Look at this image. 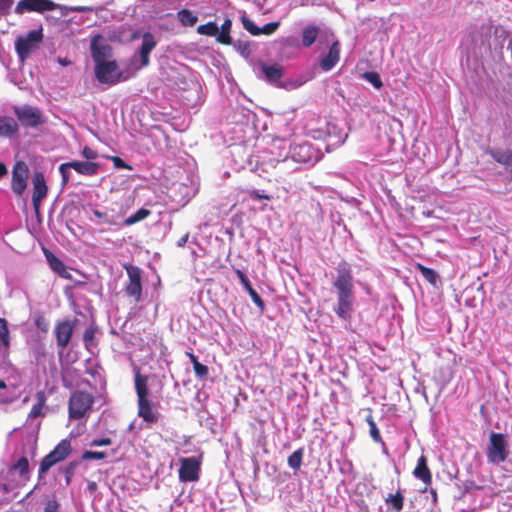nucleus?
I'll return each instance as SVG.
<instances>
[{"label": "nucleus", "mask_w": 512, "mask_h": 512, "mask_svg": "<svg viewBox=\"0 0 512 512\" xmlns=\"http://www.w3.org/2000/svg\"><path fill=\"white\" fill-rule=\"evenodd\" d=\"M71 451L70 440H61L49 454L42 458L39 467V475L45 474L52 466L64 461L70 455Z\"/></svg>", "instance_id": "8"}, {"label": "nucleus", "mask_w": 512, "mask_h": 512, "mask_svg": "<svg viewBox=\"0 0 512 512\" xmlns=\"http://www.w3.org/2000/svg\"><path fill=\"white\" fill-rule=\"evenodd\" d=\"M97 332L96 327H88L83 333V341L86 349H90L91 346L95 345V334Z\"/></svg>", "instance_id": "37"}, {"label": "nucleus", "mask_w": 512, "mask_h": 512, "mask_svg": "<svg viewBox=\"0 0 512 512\" xmlns=\"http://www.w3.org/2000/svg\"><path fill=\"white\" fill-rule=\"evenodd\" d=\"M94 397L86 391H75L71 394L68 403L69 417L74 420L81 419L92 407Z\"/></svg>", "instance_id": "6"}, {"label": "nucleus", "mask_w": 512, "mask_h": 512, "mask_svg": "<svg viewBox=\"0 0 512 512\" xmlns=\"http://www.w3.org/2000/svg\"><path fill=\"white\" fill-rule=\"evenodd\" d=\"M14 114L24 127L36 128L44 123L41 110L31 105L14 106Z\"/></svg>", "instance_id": "9"}, {"label": "nucleus", "mask_w": 512, "mask_h": 512, "mask_svg": "<svg viewBox=\"0 0 512 512\" xmlns=\"http://www.w3.org/2000/svg\"><path fill=\"white\" fill-rule=\"evenodd\" d=\"M413 475L415 478L421 480L426 486L432 483V474L427 464L425 455H421L414 468Z\"/></svg>", "instance_id": "20"}, {"label": "nucleus", "mask_w": 512, "mask_h": 512, "mask_svg": "<svg viewBox=\"0 0 512 512\" xmlns=\"http://www.w3.org/2000/svg\"><path fill=\"white\" fill-rule=\"evenodd\" d=\"M70 166L77 173L85 176H94L99 171V165L92 161H70Z\"/></svg>", "instance_id": "21"}, {"label": "nucleus", "mask_w": 512, "mask_h": 512, "mask_svg": "<svg viewBox=\"0 0 512 512\" xmlns=\"http://www.w3.org/2000/svg\"><path fill=\"white\" fill-rule=\"evenodd\" d=\"M117 69L115 60L95 63V76L100 83L113 85L119 80V76H116Z\"/></svg>", "instance_id": "12"}, {"label": "nucleus", "mask_w": 512, "mask_h": 512, "mask_svg": "<svg viewBox=\"0 0 512 512\" xmlns=\"http://www.w3.org/2000/svg\"><path fill=\"white\" fill-rule=\"evenodd\" d=\"M60 504L56 499L48 500L45 504L44 512H58Z\"/></svg>", "instance_id": "50"}, {"label": "nucleus", "mask_w": 512, "mask_h": 512, "mask_svg": "<svg viewBox=\"0 0 512 512\" xmlns=\"http://www.w3.org/2000/svg\"><path fill=\"white\" fill-rule=\"evenodd\" d=\"M232 27V21L229 18H226L221 25V30H218V34L216 35L217 42L223 45H230L232 43V38L230 36Z\"/></svg>", "instance_id": "27"}, {"label": "nucleus", "mask_w": 512, "mask_h": 512, "mask_svg": "<svg viewBox=\"0 0 512 512\" xmlns=\"http://www.w3.org/2000/svg\"><path fill=\"white\" fill-rule=\"evenodd\" d=\"M7 482L3 483V490L9 492L23 486L30 479L29 461L27 457H21L11 465L7 471Z\"/></svg>", "instance_id": "3"}, {"label": "nucleus", "mask_w": 512, "mask_h": 512, "mask_svg": "<svg viewBox=\"0 0 512 512\" xmlns=\"http://www.w3.org/2000/svg\"><path fill=\"white\" fill-rule=\"evenodd\" d=\"M187 356L189 357V359L192 362L193 366L195 365L196 362H199L198 358L193 353L188 352Z\"/></svg>", "instance_id": "57"}, {"label": "nucleus", "mask_w": 512, "mask_h": 512, "mask_svg": "<svg viewBox=\"0 0 512 512\" xmlns=\"http://www.w3.org/2000/svg\"><path fill=\"white\" fill-rule=\"evenodd\" d=\"M112 440L108 437L106 438H99V439H93L90 443L91 446H109L111 445Z\"/></svg>", "instance_id": "52"}, {"label": "nucleus", "mask_w": 512, "mask_h": 512, "mask_svg": "<svg viewBox=\"0 0 512 512\" xmlns=\"http://www.w3.org/2000/svg\"><path fill=\"white\" fill-rule=\"evenodd\" d=\"M106 458V453L102 451H90L86 450L83 452L82 460H103Z\"/></svg>", "instance_id": "43"}, {"label": "nucleus", "mask_w": 512, "mask_h": 512, "mask_svg": "<svg viewBox=\"0 0 512 512\" xmlns=\"http://www.w3.org/2000/svg\"><path fill=\"white\" fill-rule=\"evenodd\" d=\"M6 387V383L3 380H0V389H5Z\"/></svg>", "instance_id": "60"}, {"label": "nucleus", "mask_w": 512, "mask_h": 512, "mask_svg": "<svg viewBox=\"0 0 512 512\" xmlns=\"http://www.w3.org/2000/svg\"><path fill=\"white\" fill-rule=\"evenodd\" d=\"M100 35L95 36L91 42V55L95 63L106 61L111 56L112 47L105 43H98Z\"/></svg>", "instance_id": "17"}, {"label": "nucleus", "mask_w": 512, "mask_h": 512, "mask_svg": "<svg viewBox=\"0 0 512 512\" xmlns=\"http://www.w3.org/2000/svg\"><path fill=\"white\" fill-rule=\"evenodd\" d=\"M487 460L491 464L498 465L507 460L509 449L504 434L491 432L486 449Z\"/></svg>", "instance_id": "4"}, {"label": "nucleus", "mask_w": 512, "mask_h": 512, "mask_svg": "<svg viewBox=\"0 0 512 512\" xmlns=\"http://www.w3.org/2000/svg\"><path fill=\"white\" fill-rule=\"evenodd\" d=\"M197 33L206 36H216L218 34V25L213 22H207L197 27Z\"/></svg>", "instance_id": "35"}, {"label": "nucleus", "mask_w": 512, "mask_h": 512, "mask_svg": "<svg viewBox=\"0 0 512 512\" xmlns=\"http://www.w3.org/2000/svg\"><path fill=\"white\" fill-rule=\"evenodd\" d=\"M82 156L84 158H86L87 160H94L98 157V154L97 152L92 149L91 147L89 146H85L83 149H82Z\"/></svg>", "instance_id": "49"}, {"label": "nucleus", "mask_w": 512, "mask_h": 512, "mask_svg": "<svg viewBox=\"0 0 512 512\" xmlns=\"http://www.w3.org/2000/svg\"><path fill=\"white\" fill-rule=\"evenodd\" d=\"M177 18L179 22L185 27H192L198 21V17L194 15L189 9H181L178 11Z\"/></svg>", "instance_id": "29"}, {"label": "nucleus", "mask_w": 512, "mask_h": 512, "mask_svg": "<svg viewBox=\"0 0 512 512\" xmlns=\"http://www.w3.org/2000/svg\"><path fill=\"white\" fill-rule=\"evenodd\" d=\"M340 59V42L335 40L329 48L328 53L322 57L320 67L323 71L331 70Z\"/></svg>", "instance_id": "18"}, {"label": "nucleus", "mask_w": 512, "mask_h": 512, "mask_svg": "<svg viewBox=\"0 0 512 512\" xmlns=\"http://www.w3.org/2000/svg\"><path fill=\"white\" fill-rule=\"evenodd\" d=\"M179 479L183 482H195L199 480L201 462L195 457L181 458Z\"/></svg>", "instance_id": "13"}, {"label": "nucleus", "mask_w": 512, "mask_h": 512, "mask_svg": "<svg viewBox=\"0 0 512 512\" xmlns=\"http://www.w3.org/2000/svg\"><path fill=\"white\" fill-rule=\"evenodd\" d=\"M33 194L32 204L36 214L40 213L41 202L46 198L48 186L42 172H34L32 176Z\"/></svg>", "instance_id": "14"}, {"label": "nucleus", "mask_w": 512, "mask_h": 512, "mask_svg": "<svg viewBox=\"0 0 512 512\" xmlns=\"http://www.w3.org/2000/svg\"><path fill=\"white\" fill-rule=\"evenodd\" d=\"M19 130L18 123L11 117H0V136L10 137Z\"/></svg>", "instance_id": "26"}, {"label": "nucleus", "mask_w": 512, "mask_h": 512, "mask_svg": "<svg viewBox=\"0 0 512 512\" xmlns=\"http://www.w3.org/2000/svg\"><path fill=\"white\" fill-rule=\"evenodd\" d=\"M93 214H94L95 217H97L99 219L106 220V218H107V214L106 213L101 212V211H99L97 209L93 210Z\"/></svg>", "instance_id": "54"}, {"label": "nucleus", "mask_w": 512, "mask_h": 512, "mask_svg": "<svg viewBox=\"0 0 512 512\" xmlns=\"http://www.w3.org/2000/svg\"><path fill=\"white\" fill-rule=\"evenodd\" d=\"M363 78L371 83L376 89H380L383 86L382 80L377 72H365L363 74Z\"/></svg>", "instance_id": "38"}, {"label": "nucleus", "mask_w": 512, "mask_h": 512, "mask_svg": "<svg viewBox=\"0 0 512 512\" xmlns=\"http://www.w3.org/2000/svg\"><path fill=\"white\" fill-rule=\"evenodd\" d=\"M279 27L278 22H269L260 28V34L270 35L274 33Z\"/></svg>", "instance_id": "47"}, {"label": "nucleus", "mask_w": 512, "mask_h": 512, "mask_svg": "<svg viewBox=\"0 0 512 512\" xmlns=\"http://www.w3.org/2000/svg\"><path fill=\"white\" fill-rule=\"evenodd\" d=\"M9 330L5 319L0 318V344L4 346L9 345Z\"/></svg>", "instance_id": "40"}, {"label": "nucleus", "mask_w": 512, "mask_h": 512, "mask_svg": "<svg viewBox=\"0 0 512 512\" xmlns=\"http://www.w3.org/2000/svg\"><path fill=\"white\" fill-rule=\"evenodd\" d=\"M336 275L333 280V287L337 293V304L334 307L336 315L349 321L354 307V277L351 266L345 260L338 263L335 268Z\"/></svg>", "instance_id": "1"}, {"label": "nucleus", "mask_w": 512, "mask_h": 512, "mask_svg": "<svg viewBox=\"0 0 512 512\" xmlns=\"http://www.w3.org/2000/svg\"><path fill=\"white\" fill-rule=\"evenodd\" d=\"M7 173H8V170H7L6 165L3 162H0V178L7 175Z\"/></svg>", "instance_id": "55"}, {"label": "nucleus", "mask_w": 512, "mask_h": 512, "mask_svg": "<svg viewBox=\"0 0 512 512\" xmlns=\"http://www.w3.org/2000/svg\"><path fill=\"white\" fill-rule=\"evenodd\" d=\"M45 256L48 260V263L50 265V268L56 272L59 276L65 279H70L71 275L67 271L64 263L56 257L52 252L45 251Z\"/></svg>", "instance_id": "23"}, {"label": "nucleus", "mask_w": 512, "mask_h": 512, "mask_svg": "<svg viewBox=\"0 0 512 512\" xmlns=\"http://www.w3.org/2000/svg\"><path fill=\"white\" fill-rule=\"evenodd\" d=\"M29 168L24 161H17L12 169L11 189L17 196H21L27 188Z\"/></svg>", "instance_id": "11"}, {"label": "nucleus", "mask_w": 512, "mask_h": 512, "mask_svg": "<svg viewBox=\"0 0 512 512\" xmlns=\"http://www.w3.org/2000/svg\"><path fill=\"white\" fill-rule=\"evenodd\" d=\"M261 69L268 82L276 85L279 84L283 76V68L279 64L267 65L262 63Z\"/></svg>", "instance_id": "22"}, {"label": "nucleus", "mask_w": 512, "mask_h": 512, "mask_svg": "<svg viewBox=\"0 0 512 512\" xmlns=\"http://www.w3.org/2000/svg\"><path fill=\"white\" fill-rule=\"evenodd\" d=\"M111 160L114 164V166L116 168H119V169H128V170H131L132 169V166H130L129 164H127L123 159H121L120 157L118 156H113L111 157Z\"/></svg>", "instance_id": "48"}, {"label": "nucleus", "mask_w": 512, "mask_h": 512, "mask_svg": "<svg viewBox=\"0 0 512 512\" xmlns=\"http://www.w3.org/2000/svg\"><path fill=\"white\" fill-rule=\"evenodd\" d=\"M14 0H0V13L7 15L10 12Z\"/></svg>", "instance_id": "51"}, {"label": "nucleus", "mask_w": 512, "mask_h": 512, "mask_svg": "<svg viewBox=\"0 0 512 512\" xmlns=\"http://www.w3.org/2000/svg\"><path fill=\"white\" fill-rule=\"evenodd\" d=\"M157 46V41L154 35L150 32H145L142 36V44L139 50L140 62L142 67H146L150 63V53Z\"/></svg>", "instance_id": "16"}, {"label": "nucleus", "mask_w": 512, "mask_h": 512, "mask_svg": "<svg viewBox=\"0 0 512 512\" xmlns=\"http://www.w3.org/2000/svg\"><path fill=\"white\" fill-rule=\"evenodd\" d=\"M303 448H299L295 450L289 457H288V465L293 470L297 471L300 469L303 461Z\"/></svg>", "instance_id": "32"}, {"label": "nucleus", "mask_w": 512, "mask_h": 512, "mask_svg": "<svg viewBox=\"0 0 512 512\" xmlns=\"http://www.w3.org/2000/svg\"><path fill=\"white\" fill-rule=\"evenodd\" d=\"M366 422L369 425V433L373 441L376 443H383L380 431L371 412L366 416Z\"/></svg>", "instance_id": "31"}, {"label": "nucleus", "mask_w": 512, "mask_h": 512, "mask_svg": "<svg viewBox=\"0 0 512 512\" xmlns=\"http://www.w3.org/2000/svg\"><path fill=\"white\" fill-rule=\"evenodd\" d=\"M36 400L37 402L32 406L28 418L29 419H35L37 417H42L45 415L43 412V409L46 407V393L43 390H40L36 393Z\"/></svg>", "instance_id": "25"}, {"label": "nucleus", "mask_w": 512, "mask_h": 512, "mask_svg": "<svg viewBox=\"0 0 512 512\" xmlns=\"http://www.w3.org/2000/svg\"><path fill=\"white\" fill-rule=\"evenodd\" d=\"M58 63H59L60 65H62V66H68V65H70V64H71V61H70V60H68L67 58H61V57H59V58H58Z\"/></svg>", "instance_id": "56"}, {"label": "nucleus", "mask_w": 512, "mask_h": 512, "mask_svg": "<svg viewBox=\"0 0 512 512\" xmlns=\"http://www.w3.org/2000/svg\"><path fill=\"white\" fill-rule=\"evenodd\" d=\"M73 11L75 12H90L92 11V8L90 7H85V6H77V7H74L72 8Z\"/></svg>", "instance_id": "53"}, {"label": "nucleus", "mask_w": 512, "mask_h": 512, "mask_svg": "<svg viewBox=\"0 0 512 512\" xmlns=\"http://www.w3.org/2000/svg\"><path fill=\"white\" fill-rule=\"evenodd\" d=\"M96 486L97 485L95 482H91V483H89L88 488H89V490L94 491L96 489Z\"/></svg>", "instance_id": "59"}, {"label": "nucleus", "mask_w": 512, "mask_h": 512, "mask_svg": "<svg viewBox=\"0 0 512 512\" xmlns=\"http://www.w3.org/2000/svg\"><path fill=\"white\" fill-rule=\"evenodd\" d=\"M309 150L310 146L307 144L295 146L293 147V157H295L299 162H306V154L309 152Z\"/></svg>", "instance_id": "36"}, {"label": "nucleus", "mask_w": 512, "mask_h": 512, "mask_svg": "<svg viewBox=\"0 0 512 512\" xmlns=\"http://www.w3.org/2000/svg\"><path fill=\"white\" fill-rule=\"evenodd\" d=\"M416 269L421 273V275L431 284L436 285L438 280V274L431 268H428L420 263L416 264Z\"/></svg>", "instance_id": "30"}, {"label": "nucleus", "mask_w": 512, "mask_h": 512, "mask_svg": "<svg viewBox=\"0 0 512 512\" xmlns=\"http://www.w3.org/2000/svg\"><path fill=\"white\" fill-rule=\"evenodd\" d=\"M34 323H35V326L42 332L46 333L48 331L49 324L43 315H41V314L36 315L34 318Z\"/></svg>", "instance_id": "44"}, {"label": "nucleus", "mask_w": 512, "mask_h": 512, "mask_svg": "<svg viewBox=\"0 0 512 512\" xmlns=\"http://www.w3.org/2000/svg\"><path fill=\"white\" fill-rule=\"evenodd\" d=\"M188 240V234H186L185 236H183L179 241H178V246L179 247H182L185 245V243L187 242Z\"/></svg>", "instance_id": "58"}, {"label": "nucleus", "mask_w": 512, "mask_h": 512, "mask_svg": "<svg viewBox=\"0 0 512 512\" xmlns=\"http://www.w3.org/2000/svg\"><path fill=\"white\" fill-rule=\"evenodd\" d=\"M150 210L146 208H140L134 214L125 219L124 224L126 226L133 225L139 221L146 219L150 215Z\"/></svg>", "instance_id": "33"}, {"label": "nucleus", "mask_w": 512, "mask_h": 512, "mask_svg": "<svg viewBox=\"0 0 512 512\" xmlns=\"http://www.w3.org/2000/svg\"><path fill=\"white\" fill-rule=\"evenodd\" d=\"M193 369L196 376L200 378H205L209 372L208 367L200 362H196Z\"/></svg>", "instance_id": "46"}, {"label": "nucleus", "mask_w": 512, "mask_h": 512, "mask_svg": "<svg viewBox=\"0 0 512 512\" xmlns=\"http://www.w3.org/2000/svg\"><path fill=\"white\" fill-rule=\"evenodd\" d=\"M235 273L243 285L244 289L247 291L249 296L251 297L254 304L260 309L261 312L265 310V302L260 297V295L255 291V289L251 286V283L244 272L240 269H236Z\"/></svg>", "instance_id": "19"}, {"label": "nucleus", "mask_w": 512, "mask_h": 512, "mask_svg": "<svg viewBox=\"0 0 512 512\" xmlns=\"http://www.w3.org/2000/svg\"><path fill=\"white\" fill-rule=\"evenodd\" d=\"M492 157L500 164L512 167V150H500L492 153Z\"/></svg>", "instance_id": "34"}, {"label": "nucleus", "mask_w": 512, "mask_h": 512, "mask_svg": "<svg viewBox=\"0 0 512 512\" xmlns=\"http://www.w3.org/2000/svg\"><path fill=\"white\" fill-rule=\"evenodd\" d=\"M76 326V321L72 320H62L58 321L54 328V333L56 337V344L59 349H65L73 335L74 329Z\"/></svg>", "instance_id": "15"}, {"label": "nucleus", "mask_w": 512, "mask_h": 512, "mask_svg": "<svg viewBox=\"0 0 512 512\" xmlns=\"http://www.w3.org/2000/svg\"><path fill=\"white\" fill-rule=\"evenodd\" d=\"M135 390L137 394L138 416L145 422L155 423L158 418L153 411L152 403L148 399V376L140 373L138 368L134 374Z\"/></svg>", "instance_id": "2"}, {"label": "nucleus", "mask_w": 512, "mask_h": 512, "mask_svg": "<svg viewBox=\"0 0 512 512\" xmlns=\"http://www.w3.org/2000/svg\"><path fill=\"white\" fill-rule=\"evenodd\" d=\"M123 268L126 270L128 276V282L124 287V292L127 297L138 303L142 299V270L138 266L126 263L123 264Z\"/></svg>", "instance_id": "7"}, {"label": "nucleus", "mask_w": 512, "mask_h": 512, "mask_svg": "<svg viewBox=\"0 0 512 512\" xmlns=\"http://www.w3.org/2000/svg\"><path fill=\"white\" fill-rule=\"evenodd\" d=\"M72 169L69 162L62 163L59 166V173L61 174V184L63 187H65L70 180V172L69 170Z\"/></svg>", "instance_id": "41"}, {"label": "nucleus", "mask_w": 512, "mask_h": 512, "mask_svg": "<svg viewBox=\"0 0 512 512\" xmlns=\"http://www.w3.org/2000/svg\"><path fill=\"white\" fill-rule=\"evenodd\" d=\"M319 34V28L315 25H308L302 31V44L305 47H310L316 40Z\"/></svg>", "instance_id": "28"}, {"label": "nucleus", "mask_w": 512, "mask_h": 512, "mask_svg": "<svg viewBox=\"0 0 512 512\" xmlns=\"http://www.w3.org/2000/svg\"><path fill=\"white\" fill-rule=\"evenodd\" d=\"M241 22L243 24V27L254 36L260 35V28L253 23L246 15H243L241 17Z\"/></svg>", "instance_id": "39"}, {"label": "nucleus", "mask_w": 512, "mask_h": 512, "mask_svg": "<svg viewBox=\"0 0 512 512\" xmlns=\"http://www.w3.org/2000/svg\"><path fill=\"white\" fill-rule=\"evenodd\" d=\"M43 28L29 31L24 36H19L15 41V50L21 61H24L29 55L39 48L43 42Z\"/></svg>", "instance_id": "5"}, {"label": "nucleus", "mask_w": 512, "mask_h": 512, "mask_svg": "<svg viewBox=\"0 0 512 512\" xmlns=\"http://www.w3.org/2000/svg\"><path fill=\"white\" fill-rule=\"evenodd\" d=\"M77 466L78 462L72 461L63 469L66 485H70Z\"/></svg>", "instance_id": "42"}, {"label": "nucleus", "mask_w": 512, "mask_h": 512, "mask_svg": "<svg viewBox=\"0 0 512 512\" xmlns=\"http://www.w3.org/2000/svg\"><path fill=\"white\" fill-rule=\"evenodd\" d=\"M58 5L52 0H20L16 7L15 13L22 15L27 12L44 13L57 9Z\"/></svg>", "instance_id": "10"}, {"label": "nucleus", "mask_w": 512, "mask_h": 512, "mask_svg": "<svg viewBox=\"0 0 512 512\" xmlns=\"http://www.w3.org/2000/svg\"><path fill=\"white\" fill-rule=\"evenodd\" d=\"M246 193L249 195V197L253 200H261V199H264V200H271L272 199V196L268 195V194H262L260 193L258 190L256 189H248L246 190Z\"/></svg>", "instance_id": "45"}, {"label": "nucleus", "mask_w": 512, "mask_h": 512, "mask_svg": "<svg viewBox=\"0 0 512 512\" xmlns=\"http://www.w3.org/2000/svg\"><path fill=\"white\" fill-rule=\"evenodd\" d=\"M404 495L401 490H397L395 493L388 494L385 498V504L388 511L401 512L404 507Z\"/></svg>", "instance_id": "24"}]
</instances>
